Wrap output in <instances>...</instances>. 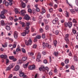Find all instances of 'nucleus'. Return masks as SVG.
I'll list each match as a JSON object with an SVG mask.
<instances>
[{
    "label": "nucleus",
    "instance_id": "35",
    "mask_svg": "<svg viewBox=\"0 0 78 78\" xmlns=\"http://www.w3.org/2000/svg\"><path fill=\"white\" fill-rule=\"evenodd\" d=\"M17 43L16 42H15V44L13 45V48H16V46L17 45Z\"/></svg>",
    "mask_w": 78,
    "mask_h": 78
},
{
    "label": "nucleus",
    "instance_id": "55",
    "mask_svg": "<svg viewBox=\"0 0 78 78\" xmlns=\"http://www.w3.org/2000/svg\"><path fill=\"white\" fill-rule=\"evenodd\" d=\"M37 47V45L36 44H34L33 46V48H36V47Z\"/></svg>",
    "mask_w": 78,
    "mask_h": 78
},
{
    "label": "nucleus",
    "instance_id": "3",
    "mask_svg": "<svg viewBox=\"0 0 78 78\" xmlns=\"http://www.w3.org/2000/svg\"><path fill=\"white\" fill-rule=\"evenodd\" d=\"M23 19L26 20H29L30 19V17L28 15L26 14L25 15V16L23 17Z\"/></svg>",
    "mask_w": 78,
    "mask_h": 78
},
{
    "label": "nucleus",
    "instance_id": "34",
    "mask_svg": "<svg viewBox=\"0 0 78 78\" xmlns=\"http://www.w3.org/2000/svg\"><path fill=\"white\" fill-rule=\"evenodd\" d=\"M26 34H27L26 32H23V33H22L21 34V35L23 36H26Z\"/></svg>",
    "mask_w": 78,
    "mask_h": 78
},
{
    "label": "nucleus",
    "instance_id": "16",
    "mask_svg": "<svg viewBox=\"0 0 78 78\" xmlns=\"http://www.w3.org/2000/svg\"><path fill=\"white\" fill-rule=\"evenodd\" d=\"M0 58H4V59H6V58H8V57L6 55H0Z\"/></svg>",
    "mask_w": 78,
    "mask_h": 78
},
{
    "label": "nucleus",
    "instance_id": "36",
    "mask_svg": "<svg viewBox=\"0 0 78 78\" xmlns=\"http://www.w3.org/2000/svg\"><path fill=\"white\" fill-rule=\"evenodd\" d=\"M54 44L55 46V47H56V44H57V41L56 40H55L54 41Z\"/></svg>",
    "mask_w": 78,
    "mask_h": 78
},
{
    "label": "nucleus",
    "instance_id": "7",
    "mask_svg": "<svg viewBox=\"0 0 78 78\" xmlns=\"http://www.w3.org/2000/svg\"><path fill=\"white\" fill-rule=\"evenodd\" d=\"M8 12V11L6 9H3L2 11L1 12V14H3L4 15L5 13Z\"/></svg>",
    "mask_w": 78,
    "mask_h": 78
},
{
    "label": "nucleus",
    "instance_id": "13",
    "mask_svg": "<svg viewBox=\"0 0 78 78\" xmlns=\"http://www.w3.org/2000/svg\"><path fill=\"white\" fill-rule=\"evenodd\" d=\"M0 18L2 19H4L6 18V17L5 16V15L3 14H0Z\"/></svg>",
    "mask_w": 78,
    "mask_h": 78
},
{
    "label": "nucleus",
    "instance_id": "22",
    "mask_svg": "<svg viewBox=\"0 0 78 78\" xmlns=\"http://www.w3.org/2000/svg\"><path fill=\"white\" fill-rule=\"evenodd\" d=\"M15 66V64H14V63H12V64H11L9 66L10 68L11 69L14 67Z\"/></svg>",
    "mask_w": 78,
    "mask_h": 78
},
{
    "label": "nucleus",
    "instance_id": "52",
    "mask_svg": "<svg viewBox=\"0 0 78 78\" xmlns=\"http://www.w3.org/2000/svg\"><path fill=\"white\" fill-rule=\"evenodd\" d=\"M36 11H37V12H39V11H40V9L38 7L36 8Z\"/></svg>",
    "mask_w": 78,
    "mask_h": 78
},
{
    "label": "nucleus",
    "instance_id": "45",
    "mask_svg": "<svg viewBox=\"0 0 78 78\" xmlns=\"http://www.w3.org/2000/svg\"><path fill=\"white\" fill-rule=\"evenodd\" d=\"M30 23H26V27H30Z\"/></svg>",
    "mask_w": 78,
    "mask_h": 78
},
{
    "label": "nucleus",
    "instance_id": "30",
    "mask_svg": "<svg viewBox=\"0 0 78 78\" xmlns=\"http://www.w3.org/2000/svg\"><path fill=\"white\" fill-rule=\"evenodd\" d=\"M47 47H48V48H51V45L49 44L48 43Z\"/></svg>",
    "mask_w": 78,
    "mask_h": 78
},
{
    "label": "nucleus",
    "instance_id": "49",
    "mask_svg": "<svg viewBox=\"0 0 78 78\" xmlns=\"http://www.w3.org/2000/svg\"><path fill=\"white\" fill-rule=\"evenodd\" d=\"M42 37L43 39H45V34H42Z\"/></svg>",
    "mask_w": 78,
    "mask_h": 78
},
{
    "label": "nucleus",
    "instance_id": "63",
    "mask_svg": "<svg viewBox=\"0 0 78 78\" xmlns=\"http://www.w3.org/2000/svg\"><path fill=\"white\" fill-rule=\"evenodd\" d=\"M75 10L77 12H78V8L77 7L75 8Z\"/></svg>",
    "mask_w": 78,
    "mask_h": 78
},
{
    "label": "nucleus",
    "instance_id": "14",
    "mask_svg": "<svg viewBox=\"0 0 78 78\" xmlns=\"http://www.w3.org/2000/svg\"><path fill=\"white\" fill-rule=\"evenodd\" d=\"M42 16L40 15L38 17V20H39V23H41V21H42Z\"/></svg>",
    "mask_w": 78,
    "mask_h": 78
},
{
    "label": "nucleus",
    "instance_id": "5",
    "mask_svg": "<svg viewBox=\"0 0 78 78\" xmlns=\"http://www.w3.org/2000/svg\"><path fill=\"white\" fill-rule=\"evenodd\" d=\"M21 15L23 16H25V14H26V11L25 10H22L21 11Z\"/></svg>",
    "mask_w": 78,
    "mask_h": 78
},
{
    "label": "nucleus",
    "instance_id": "42",
    "mask_svg": "<svg viewBox=\"0 0 78 78\" xmlns=\"http://www.w3.org/2000/svg\"><path fill=\"white\" fill-rule=\"evenodd\" d=\"M65 62L66 64H68L69 62V60L68 59H66L65 60Z\"/></svg>",
    "mask_w": 78,
    "mask_h": 78
},
{
    "label": "nucleus",
    "instance_id": "2",
    "mask_svg": "<svg viewBox=\"0 0 78 78\" xmlns=\"http://www.w3.org/2000/svg\"><path fill=\"white\" fill-rule=\"evenodd\" d=\"M25 43L26 45H31L32 44V41L31 39L29 40L28 41L27 40H25Z\"/></svg>",
    "mask_w": 78,
    "mask_h": 78
},
{
    "label": "nucleus",
    "instance_id": "21",
    "mask_svg": "<svg viewBox=\"0 0 78 78\" xmlns=\"http://www.w3.org/2000/svg\"><path fill=\"white\" fill-rule=\"evenodd\" d=\"M28 64H29V62H28L26 64H24L23 65V66L24 67V68H26L28 66Z\"/></svg>",
    "mask_w": 78,
    "mask_h": 78
},
{
    "label": "nucleus",
    "instance_id": "6",
    "mask_svg": "<svg viewBox=\"0 0 78 78\" xmlns=\"http://www.w3.org/2000/svg\"><path fill=\"white\" fill-rule=\"evenodd\" d=\"M35 69H36V66L34 65L32 66H30L29 67V69L30 70H34Z\"/></svg>",
    "mask_w": 78,
    "mask_h": 78
},
{
    "label": "nucleus",
    "instance_id": "15",
    "mask_svg": "<svg viewBox=\"0 0 78 78\" xmlns=\"http://www.w3.org/2000/svg\"><path fill=\"white\" fill-rule=\"evenodd\" d=\"M21 7L23 8H25L26 7V4L23 2H21Z\"/></svg>",
    "mask_w": 78,
    "mask_h": 78
},
{
    "label": "nucleus",
    "instance_id": "53",
    "mask_svg": "<svg viewBox=\"0 0 78 78\" xmlns=\"http://www.w3.org/2000/svg\"><path fill=\"white\" fill-rule=\"evenodd\" d=\"M55 34H56V35H57L58 34H59V31L58 30H56L55 33Z\"/></svg>",
    "mask_w": 78,
    "mask_h": 78
},
{
    "label": "nucleus",
    "instance_id": "59",
    "mask_svg": "<svg viewBox=\"0 0 78 78\" xmlns=\"http://www.w3.org/2000/svg\"><path fill=\"white\" fill-rule=\"evenodd\" d=\"M5 6H8L9 5V3L8 2H6L5 4Z\"/></svg>",
    "mask_w": 78,
    "mask_h": 78
},
{
    "label": "nucleus",
    "instance_id": "54",
    "mask_svg": "<svg viewBox=\"0 0 78 78\" xmlns=\"http://www.w3.org/2000/svg\"><path fill=\"white\" fill-rule=\"evenodd\" d=\"M73 23H77V21H76V20H75V19H73Z\"/></svg>",
    "mask_w": 78,
    "mask_h": 78
},
{
    "label": "nucleus",
    "instance_id": "19",
    "mask_svg": "<svg viewBox=\"0 0 78 78\" xmlns=\"http://www.w3.org/2000/svg\"><path fill=\"white\" fill-rule=\"evenodd\" d=\"M68 26L69 28H71L72 26V23L71 22H68Z\"/></svg>",
    "mask_w": 78,
    "mask_h": 78
},
{
    "label": "nucleus",
    "instance_id": "10",
    "mask_svg": "<svg viewBox=\"0 0 78 78\" xmlns=\"http://www.w3.org/2000/svg\"><path fill=\"white\" fill-rule=\"evenodd\" d=\"M19 76H21V77H22V76L23 77H26V76H26L25 74H24L23 73H20L19 74Z\"/></svg>",
    "mask_w": 78,
    "mask_h": 78
},
{
    "label": "nucleus",
    "instance_id": "62",
    "mask_svg": "<svg viewBox=\"0 0 78 78\" xmlns=\"http://www.w3.org/2000/svg\"><path fill=\"white\" fill-rule=\"evenodd\" d=\"M65 25L66 27H68V23H66L65 24Z\"/></svg>",
    "mask_w": 78,
    "mask_h": 78
},
{
    "label": "nucleus",
    "instance_id": "58",
    "mask_svg": "<svg viewBox=\"0 0 78 78\" xmlns=\"http://www.w3.org/2000/svg\"><path fill=\"white\" fill-rule=\"evenodd\" d=\"M44 21L45 23H48V20H44Z\"/></svg>",
    "mask_w": 78,
    "mask_h": 78
},
{
    "label": "nucleus",
    "instance_id": "51",
    "mask_svg": "<svg viewBox=\"0 0 78 78\" xmlns=\"http://www.w3.org/2000/svg\"><path fill=\"white\" fill-rule=\"evenodd\" d=\"M73 34H75L76 33V30L74 29H73Z\"/></svg>",
    "mask_w": 78,
    "mask_h": 78
},
{
    "label": "nucleus",
    "instance_id": "8",
    "mask_svg": "<svg viewBox=\"0 0 78 78\" xmlns=\"http://www.w3.org/2000/svg\"><path fill=\"white\" fill-rule=\"evenodd\" d=\"M30 29V27H26V30L25 32L27 34L29 33V32H30V30H29V29Z\"/></svg>",
    "mask_w": 78,
    "mask_h": 78
},
{
    "label": "nucleus",
    "instance_id": "43",
    "mask_svg": "<svg viewBox=\"0 0 78 78\" xmlns=\"http://www.w3.org/2000/svg\"><path fill=\"white\" fill-rule=\"evenodd\" d=\"M64 39L66 42H69V40L68 39V38H64Z\"/></svg>",
    "mask_w": 78,
    "mask_h": 78
},
{
    "label": "nucleus",
    "instance_id": "32",
    "mask_svg": "<svg viewBox=\"0 0 78 78\" xmlns=\"http://www.w3.org/2000/svg\"><path fill=\"white\" fill-rule=\"evenodd\" d=\"M41 54L40 53H38V56H37V58H38V59H41Z\"/></svg>",
    "mask_w": 78,
    "mask_h": 78
},
{
    "label": "nucleus",
    "instance_id": "27",
    "mask_svg": "<svg viewBox=\"0 0 78 78\" xmlns=\"http://www.w3.org/2000/svg\"><path fill=\"white\" fill-rule=\"evenodd\" d=\"M18 46H19V47H18V48H17L16 49V51H17V52H18V51H21V50L19 48L20 47L19 45H18Z\"/></svg>",
    "mask_w": 78,
    "mask_h": 78
},
{
    "label": "nucleus",
    "instance_id": "12",
    "mask_svg": "<svg viewBox=\"0 0 78 78\" xmlns=\"http://www.w3.org/2000/svg\"><path fill=\"white\" fill-rule=\"evenodd\" d=\"M20 69V66L19 65H17L15 67L14 70L15 71H18Z\"/></svg>",
    "mask_w": 78,
    "mask_h": 78
},
{
    "label": "nucleus",
    "instance_id": "1",
    "mask_svg": "<svg viewBox=\"0 0 78 78\" xmlns=\"http://www.w3.org/2000/svg\"><path fill=\"white\" fill-rule=\"evenodd\" d=\"M52 23L53 24H57V25H59V23L58 21V18H56L55 20H53L52 21Z\"/></svg>",
    "mask_w": 78,
    "mask_h": 78
},
{
    "label": "nucleus",
    "instance_id": "61",
    "mask_svg": "<svg viewBox=\"0 0 78 78\" xmlns=\"http://www.w3.org/2000/svg\"><path fill=\"white\" fill-rule=\"evenodd\" d=\"M44 64H47L48 63L46 60H44Z\"/></svg>",
    "mask_w": 78,
    "mask_h": 78
},
{
    "label": "nucleus",
    "instance_id": "28",
    "mask_svg": "<svg viewBox=\"0 0 78 78\" xmlns=\"http://www.w3.org/2000/svg\"><path fill=\"white\" fill-rule=\"evenodd\" d=\"M14 11L16 14H17L19 12V11H18V9L17 8L15 9Z\"/></svg>",
    "mask_w": 78,
    "mask_h": 78
},
{
    "label": "nucleus",
    "instance_id": "48",
    "mask_svg": "<svg viewBox=\"0 0 78 78\" xmlns=\"http://www.w3.org/2000/svg\"><path fill=\"white\" fill-rule=\"evenodd\" d=\"M71 69L73 70H75V68H74V66L73 65H72L71 67Z\"/></svg>",
    "mask_w": 78,
    "mask_h": 78
},
{
    "label": "nucleus",
    "instance_id": "25",
    "mask_svg": "<svg viewBox=\"0 0 78 78\" xmlns=\"http://www.w3.org/2000/svg\"><path fill=\"white\" fill-rule=\"evenodd\" d=\"M2 45L3 47H4V48L7 47L8 45V44L7 43H5V45L2 44Z\"/></svg>",
    "mask_w": 78,
    "mask_h": 78
},
{
    "label": "nucleus",
    "instance_id": "40",
    "mask_svg": "<svg viewBox=\"0 0 78 78\" xmlns=\"http://www.w3.org/2000/svg\"><path fill=\"white\" fill-rule=\"evenodd\" d=\"M22 51L23 53H26V51H25V49L24 48H22Z\"/></svg>",
    "mask_w": 78,
    "mask_h": 78
},
{
    "label": "nucleus",
    "instance_id": "38",
    "mask_svg": "<svg viewBox=\"0 0 78 78\" xmlns=\"http://www.w3.org/2000/svg\"><path fill=\"white\" fill-rule=\"evenodd\" d=\"M11 68L9 67V66L8 67H7L6 69V71H8V70H11Z\"/></svg>",
    "mask_w": 78,
    "mask_h": 78
},
{
    "label": "nucleus",
    "instance_id": "33",
    "mask_svg": "<svg viewBox=\"0 0 78 78\" xmlns=\"http://www.w3.org/2000/svg\"><path fill=\"white\" fill-rule=\"evenodd\" d=\"M36 37L38 39H40V38H41V36L40 35H37L36 36Z\"/></svg>",
    "mask_w": 78,
    "mask_h": 78
},
{
    "label": "nucleus",
    "instance_id": "20",
    "mask_svg": "<svg viewBox=\"0 0 78 78\" xmlns=\"http://www.w3.org/2000/svg\"><path fill=\"white\" fill-rule=\"evenodd\" d=\"M65 16L66 17H69V13L67 11H66Z\"/></svg>",
    "mask_w": 78,
    "mask_h": 78
},
{
    "label": "nucleus",
    "instance_id": "17",
    "mask_svg": "<svg viewBox=\"0 0 78 78\" xmlns=\"http://www.w3.org/2000/svg\"><path fill=\"white\" fill-rule=\"evenodd\" d=\"M69 9L70 10L72 14H75V10L74 9H71L70 7L69 8Z\"/></svg>",
    "mask_w": 78,
    "mask_h": 78
},
{
    "label": "nucleus",
    "instance_id": "60",
    "mask_svg": "<svg viewBox=\"0 0 78 78\" xmlns=\"http://www.w3.org/2000/svg\"><path fill=\"white\" fill-rule=\"evenodd\" d=\"M75 3H76V5L77 6H78V0H76Z\"/></svg>",
    "mask_w": 78,
    "mask_h": 78
},
{
    "label": "nucleus",
    "instance_id": "37",
    "mask_svg": "<svg viewBox=\"0 0 78 78\" xmlns=\"http://www.w3.org/2000/svg\"><path fill=\"white\" fill-rule=\"evenodd\" d=\"M45 28L46 30H49V26L48 25L46 26Z\"/></svg>",
    "mask_w": 78,
    "mask_h": 78
},
{
    "label": "nucleus",
    "instance_id": "29",
    "mask_svg": "<svg viewBox=\"0 0 78 78\" xmlns=\"http://www.w3.org/2000/svg\"><path fill=\"white\" fill-rule=\"evenodd\" d=\"M1 23L2 26H4V25H5V21H4V20L1 21Z\"/></svg>",
    "mask_w": 78,
    "mask_h": 78
},
{
    "label": "nucleus",
    "instance_id": "50",
    "mask_svg": "<svg viewBox=\"0 0 78 78\" xmlns=\"http://www.w3.org/2000/svg\"><path fill=\"white\" fill-rule=\"evenodd\" d=\"M66 38H69V34H66L65 35V37Z\"/></svg>",
    "mask_w": 78,
    "mask_h": 78
},
{
    "label": "nucleus",
    "instance_id": "57",
    "mask_svg": "<svg viewBox=\"0 0 78 78\" xmlns=\"http://www.w3.org/2000/svg\"><path fill=\"white\" fill-rule=\"evenodd\" d=\"M49 11L50 12H51L53 11V9L51 8L49 9Z\"/></svg>",
    "mask_w": 78,
    "mask_h": 78
},
{
    "label": "nucleus",
    "instance_id": "18",
    "mask_svg": "<svg viewBox=\"0 0 78 78\" xmlns=\"http://www.w3.org/2000/svg\"><path fill=\"white\" fill-rule=\"evenodd\" d=\"M20 23L21 25H22V27H23V28H24V27H25V23L24 22L20 21Z\"/></svg>",
    "mask_w": 78,
    "mask_h": 78
},
{
    "label": "nucleus",
    "instance_id": "9",
    "mask_svg": "<svg viewBox=\"0 0 78 78\" xmlns=\"http://www.w3.org/2000/svg\"><path fill=\"white\" fill-rule=\"evenodd\" d=\"M48 43H45V42L43 43L42 47L43 48H45L47 46Z\"/></svg>",
    "mask_w": 78,
    "mask_h": 78
},
{
    "label": "nucleus",
    "instance_id": "41",
    "mask_svg": "<svg viewBox=\"0 0 78 78\" xmlns=\"http://www.w3.org/2000/svg\"><path fill=\"white\" fill-rule=\"evenodd\" d=\"M28 12H30V13H31V12H32V10L31 9H28Z\"/></svg>",
    "mask_w": 78,
    "mask_h": 78
},
{
    "label": "nucleus",
    "instance_id": "64",
    "mask_svg": "<svg viewBox=\"0 0 78 78\" xmlns=\"http://www.w3.org/2000/svg\"><path fill=\"white\" fill-rule=\"evenodd\" d=\"M9 62V60L8 59H6V64H8Z\"/></svg>",
    "mask_w": 78,
    "mask_h": 78
},
{
    "label": "nucleus",
    "instance_id": "39",
    "mask_svg": "<svg viewBox=\"0 0 78 78\" xmlns=\"http://www.w3.org/2000/svg\"><path fill=\"white\" fill-rule=\"evenodd\" d=\"M74 59L75 61H78V59L76 56H74Z\"/></svg>",
    "mask_w": 78,
    "mask_h": 78
},
{
    "label": "nucleus",
    "instance_id": "26",
    "mask_svg": "<svg viewBox=\"0 0 78 78\" xmlns=\"http://www.w3.org/2000/svg\"><path fill=\"white\" fill-rule=\"evenodd\" d=\"M58 52H56L55 51L54 52V54L55 56H58Z\"/></svg>",
    "mask_w": 78,
    "mask_h": 78
},
{
    "label": "nucleus",
    "instance_id": "44",
    "mask_svg": "<svg viewBox=\"0 0 78 78\" xmlns=\"http://www.w3.org/2000/svg\"><path fill=\"white\" fill-rule=\"evenodd\" d=\"M28 54L30 56H33L34 55V54L33 52H29Z\"/></svg>",
    "mask_w": 78,
    "mask_h": 78
},
{
    "label": "nucleus",
    "instance_id": "56",
    "mask_svg": "<svg viewBox=\"0 0 78 78\" xmlns=\"http://www.w3.org/2000/svg\"><path fill=\"white\" fill-rule=\"evenodd\" d=\"M39 30L41 33H42L43 32V29L42 28H41Z\"/></svg>",
    "mask_w": 78,
    "mask_h": 78
},
{
    "label": "nucleus",
    "instance_id": "11",
    "mask_svg": "<svg viewBox=\"0 0 78 78\" xmlns=\"http://www.w3.org/2000/svg\"><path fill=\"white\" fill-rule=\"evenodd\" d=\"M18 35V33L16 31H15L14 33V37L15 39H16V38H17V36Z\"/></svg>",
    "mask_w": 78,
    "mask_h": 78
},
{
    "label": "nucleus",
    "instance_id": "23",
    "mask_svg": "<svg viewBox=\"0 0 78 78\" xmlns=\"http://www.w3.org/2000/svg\"><path fill=\"white\" fill-rule=\"evenodd\" d=\"M8 1H9V5L11 6L12 5V1L13 0H8Z\"/></svg>",
    "mask_w": 78,
    "mask_h": 78
},
{
    "label": "nucleus",
    "instance_id": "4",
    "mask_svg": "<svg viewBox=\"0 0 78 78\" xmlns=\"http://www.w3.org/2000/svg\"><path fill=\"white\" fill-rule=\"evenodd\" d=\"M9 25L10 24L9 23H6L5 29L7 31H9L11 30V27H10V26H9Z\"/></svg>",
    "mask_w": 78,
    "mask_h": 78
},
{
    "label": "nucleus",
    "instance_id": "24",
    "mask_svg": "<svg viewBox=\"0 0 78 78\" xmlns=\"http://www.w3.org/2000/svg\"><path fill=\"white\" fill-rule=\"evenodd\" d=\"M27 59V58L26 57H24L22 58V61H26V60Z\"/></svg>",
    "mask_w": 78,
    "mask_h": 78
},
{
    "label": "nucleus",
    "instance_id": "31",
    "mask_svg": "<svg viewBox=\"0 0 78 78\" xmlns=\"http://www.w3.org/2000/svg\"><path fill=\"white\" fill-rule=\"evenodd\" d=\"M42 70L44 72L45 71V66H42Z\"/></svg>",
    "mask_w": 78,
    "mask_h": 78
},
{
    "label": "nucleus",
    "instance_id": "47",
    "mask_svg": "<svg viewBox=\"0 0 78 78\" xmlns=\"http://www.w3.org/2000/svg\"><path fill=\"white\" fill-rule=\"evenodd\" d=\"M9 59H10L12 60L13 59V58H14V56H9Z\"/></svg>",
    "mask_w": 78,
    "mask_h": 78
},
{
    "label": "nucleus",
    "instance_id": "46",
    "mask_svg": "<svg viewBox=\"0 0 78 78\" xmlns=\"http://www.w3.org/2000/svg\"><path fill=\"white\" fill-rule=\"evenodd\" d=\"M9 20H13V17L11 16L9 17Z\"/></svg>",
    "mask_w": 78,
    "mask_h": 78
}]
</instances>
